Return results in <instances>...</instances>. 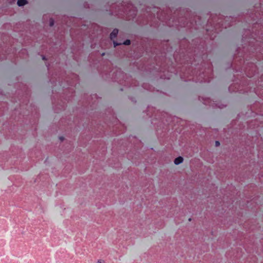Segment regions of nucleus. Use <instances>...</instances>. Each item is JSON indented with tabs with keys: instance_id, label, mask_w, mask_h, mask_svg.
<instances>
[{
	"instance_id": "nucleus-1",
	"label": "nucleus",
	"mask_w": 263,
	"mask_h": 263,
	"mask_svg": "<svg viewBox=\"0 0 263 263\" xmlns=\"http://www.w3.org/2000/svg\"><path fill=\"white\" fill-rule=\"evenodd\" d=\"M137 11L136 8L131 4H128L124 11V13L127 15L128 20L134 18L137 15Z\"/></svg>"
},
{
	"instance_id": "nucleus-2",
	"label": "nucleus",
	"mask_w": 263,
	"mask_h": 263,
	"mask_svg": "<svg viewBox=\"0 0 263 263\" xmlns=\"http://www.w3.org/2000/svg\"><path fill=\"white\" fill-rule=\"evenodd\" d=\"M258 69L256 65L252 63L246 67L245 72L247 77L251 78L255 75Z\"/></svg>"
},
{
	"instance_id": "nucleus-3",
	"label": "nucleus",
	"mask_w": 263,
	"mask_h": 263,
	"mask_svg": "<svg viewBox=\"0 0 263 263\" xmlns=\"http://www.w3.org/2000/svg\"><path fill=\"white\" fill-rule=\"evenodd\" d=\"M199 76L200 77L203 78V80H200V79H199L200 82H210L211 77H206L204 73H200Z\"/></svg>"
},
{
	"instance_id": "nucleus-4",
	"label": "nucleus",
	"mask_w": 263,
	"mask_h": 263,
	"mask_svg": "<svg viewBox=\"0 0 263 263\" xmlns=\"http://www.w3.org/2000/svg\"><path fill=\"white\" fill-rule=\"evenodd\" d=\"M130 41L129 40H126L123 43H118L117 42L114 41V47H116V46L120 45H129L130 44Z\"/></svg>"
},
{
	"instance_id": "nucleus-5",
	"label": "nucleus",
	"mask_w": 263,
	"mask_h": 263,
	"mask_svg": "<svg viewBox=\"0 0 263 263\" xmlns=\"http://www.w3.org/2000/svg\"><path fill=\"white\" fill-rule=\"evenodd\" d=\"M118 33V29H114L110 34V38L111 40H113L116 38Z\"/></svg>"
},
{
	"instance_id": "nucleus-6",
	"label": "nucleus",
	"mask_w": 263,
	"mask_h": 263,
	"mask_svg": "<svg viewBox=\"0 0 263 263\" xmlns=\"http://www.w3.org/2000/svg\"><path fill=\"white\" fill-rule=\"evenodd\" d=\"M183 158L181 156H179L177 158H175V159L174 160V163L176 165L180 164L183 162Z\"/></svg>"
},
{
	"instance_id": "nucleus-7",
	"label": "nucleus",
	"mask_w": 263,
	"mask_h": 263,
	"mask_svg": "<svg viewBox=\"0 0 263 263\" xmlns=\"http://www.w3.org/2000/svg\"><path fill=\"white\" fill-rule=\"evenodd\" d=\"M26 4H27V0H17V4L18 6H24Z\"/></svg>"
},
{
	"instance_id": "nucleus-8",
	"label": "nucleus",
	"mask_w": 263,
	"mask_h": 263,
	"mask_svg": "<svg viewBox=\"0 0 263 263\" xmlns=\"http://www.w3.org/2000/svg\"><path fill=\"white\" fill-rule=\"evenodd\" d=\"M54 21L52 18H50L49 20V26L52 27L54 25Z\"/></svg>"
},
{
	"instance_id": "nucleus-9",
	"label": "nucleus",
	"mask_w": 263,
	"mask_h": 263,
	"mask_svg": "<svg viewBox=\"0 0 263 263\" xmlns=\"http://www.w3.org/2000/svg\"><path fill=\"white\" fill-rule=\"evenodd\" d=\"M220 145V142L218 141L215 142V145L218 146Z\"/></svg>"
},
{
	"instance_id": "nucleus-10",
	"label": "nucleus",
	"mask_w": 263,
	"mask_h": 263,
	"mask_svg": "<svg viewBox=\"0 0 263 263\" xmlns=\"http://www.w3.org/2000/svg\"><path fill=\"white\" fill-rule=\"evenodd\" d=\"M59 138H60V140L62 141H63L64 139V138L63 137H60Z\"/></svg>"
},
{
	"instance_id": "nucleus-11",
	"label": "nucleus",
	"mask_w": 263,
	"mask_h": 263,
	"mask_svg": "<svg viewBox=\"0 0 263 263\" xmlns=\"http://www.w3.org/2000/svg\"><path fill=\"white\" fill-rule=\"evenodd\" d=\"M42 59H43V60H46V59L45 56H44V55H42Z\"/></svg>"
},
{
	"instance_id": "nucleus-12",
	"label": "nucleus",
	"mask_w": 263,
	"mask_h": 263,
	"mask_svg": "<svg viewBox=\"0 0 263 263\" xmlns=\"http://www.w3.org/2000/svg\"><path fill=\"white\" fill-rule=\"evenodd\" d=\"M216 106H218V107H219V108H222V106H221L220 105H218V104H216Z\"/></svg>"
},
{
	"instance_id": "nucleus-13",
	"label": "nucleus",
	"mask_w": 263,
	"mask_h": 263,
	"mask_svg": "<svg viewBox=\"0 0 263 263\" xmlns=\"http://www.w3.org/2000/svg\"><path fill=\"white\" fill-rule=\"evenodd\" d=\"M97 263H102L101 260H98Z\"/></svg>"
},
{
	"instance_id": "nucleus-14",
	"label": "nucleus",
	"mask_w": 263,
	"mask_h": 263,
	"mask_svg": "<svg viewBox=\"0 0 263 263\" xmlns=\"http://www.w3.org/2000/svg\"><path fill=\"white\" fill-rule=\"evenodd\" d=\"M231 89H232V87L231 86L229 87V90H231Z\"/></svg>"
},
{
	"instance_id": "nucleus-15",
	"label": "nucleus",
	"mask_w": 263,
	"mask_h": 263,
	"mask_svg": "<svg viewBox=\"0 0 263 263\" xmlns=\"http://www.w3.org/2000/svg\"><path fill=\"white\" fill-rule=\"evenodd\" d=\"M189 221H191V218H189Z\"/></svg>"
},
{
	"instance_id": "nucleus-16",
	"label": "nucleus",
	"mask_w": 263,
	"mask_h": 263,
	"mask_svg": "<svg viewBox=\"0 0 263 263\" xmlns=\"http://www.w3.org/2000/svg\"><path fill=\"white\" fill-rule=\"evenodd\" d=\"M102 55H104V53H103L102 54Z\"/></svg>"
}]
</instances>
